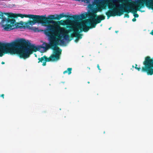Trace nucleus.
Masks as SVG:
<instances>
[{
    "mask_svg": "<svg viewBox=\"0 0 153 153\" xmlns=\"http://www.w3.org/2000/svg\"><path fill=\"white\" fill-rule=\"evenodd\" d=\"M54 25H49L47 26L46 29L45 30V34L49 37V39L55 40L57 42L60 41L62 43H63L64 41L61 39L62 36L61 34L62 32V37L65 39L67 40L69 37L68 33L71 31V29L68 30L66 29L62 28L60 25H64L65 22L63 20H61L55 22Z\"/></svg>",
    "mask_w": 153,
    "mask_h": 153,
    "instance_id": "nucleus-1",
    "label": "nucleus"
},
{
    "mask_svg": "<svg viewBox=\"0 0 153 153\" xmlns=\"http://www.w3.org/2000/svg\"><path fill=\"white\" fill-rule=\"evenodd\" d=\"M41 48L45 49V47L42 46H36L28 43L24 39H20L13 42V54H17L20 58L25 59L28 58L33 52H36L40 50Z\"/></svg>",
    "mask_w": 153,
    "mask_h": 153,
    "instance_id": "nucleus-2",
    "label": "nucleus"
},
{
    "mask_svg": "<svg viewBox=\"0 0 153 153\" xmlns=\"http://www.w3.org/2000/svg\"><path fill=\"white\" fill-rule=\"evenodd\" d=\"M97 12L96 10L92 11L89 19L86 20L84 22L78 26L79 28H82L81 26L83 27V30L85 32H87L90 29L94 28L96 25L101 22L102 20H104L105 16L103 15L97 16L96 14Z\"/></svg>",
    "mask_w": 153,
    "mask_h": 153,
    "instance_id": "nucleus-3",
    "label": "nucleus"
},
{
    "mask_svg": "<svg viewBox=\"0 0 153 153\" xmlns=\"http://www.w3.org/2000/svg\"><path fill=\"white\" fill-rule=\"evenodd\" d=\"M50 44L46 45V48L47 49L51 48L53 50V53L49 58L45 55V61L42 65L45 66L46 65L47 62L54 61L59 60L60 59V55L61 53L62 50L57 46L58 42L49 39Z\"/></svg>",
    "mask_w": 153,
    "mask_h": 153,
    "instance_id": "nucleus-4",
    "label": "nucleus"
},
{
    "mask_svg": "<svg viewBox=\"0 0 153 153\" xmlns=\"http://www.w3.org/2000/svg\"><path fill=\"white\" fill-rule=\"evenodd\" d=\"M0 19H2L3 22H6L5 25H2L4 29L6 31H10L16 28H25V26H24V23L22 21L19 22H16L15 19H12L6 17L2 13L0 12Z\"/></svg>",
    "mask_w": 153,
    "mask_h": 153,
    "instance_id": "nucleus-5",
    "label": "nucleus"
},
{
    "mask_svg": "<svg viewBox=\"0 0 153 153\" xmlns=\"http://www.w3.org/2000/svg\"><path fill=\"white\" fill-rule=\"evenodd\" d=\"M121 6H124L125 8L123 9V8L120 7L119 10L115 9H113L112 10L106 12L105 14L107 16V19H109L110 17L111 16H114L116 15L120 16L123 14L124 12L127 13L125 15L124 17L129 18V16L128 13L131 12L130 10L127 9H128L129 8V7L125 6L124 4H122Z\"/></svg>",
    "mask_w": 153,
    "mask_h": 153,
    "instance_id": "nucleus-6",
    "label": "nucleus"
},
{
    "mask_svg": "<svg viewBox=\"0 0 153 153\" xmlns=\"http://www.w3.org/2000/svg\"><path fill=\"white\" fill-rule=\"evenodd\" d=\"M144 66L142 68L141 72H146L148 75L153 74V59L149 56H146L143 62Z\"/></svg>",
    "mask_w": 153,
    "mask_h": 153,
    "instance_id": "nucleus-7",
    "label": "nucleus"
},
{
    "mask_svg": "<svg viewBox=\"0 0 153 153\" xmlns=\"http://www.w3.org/2000/svg\"><path fill=\"white\" fill-rule=\"evenodd\" d=\"M9 53L13 54V42L10 43H3L0 42V56L3 55V53Z\"/></svg>",
    "mask_w": 153,
    "mask_h": 153,
    "instance_id": "nucleus-8",
    "label": "nucleus"
},
{
    "mask_svg": "<svg viewBox=\"0 0 153 153\" xmlns=\"http://www.w3.org/2000/svg\"><path fill=\"white\" fill-rule=\"evenodd\" d=\"M81 23L78 24L75 27L71 25L67 26L66 27L67 28L71 29V31H74V34L71 35V37H73L74 36H76V35L77 36L79 37V39H81L82 38V34H80V33L82 32V31H84L83 30V27L82 26H81L82 28L79 29L78 27V26L79 25H80Z\"/></svg>",
    "mask_w": 153,
    "mask_h": 153,
    "instance_id": "nucleus-9",
    "label": "nucleus"
},
{
    "mask_svg": "<svg viewBox=\"0 0 153 153\" xmlns=\"http://www.w3.org/2000/svg\"><path fill=\"white\" fill-rule=\"evenodd\" d=\"M30 19H32L33 21L30 20L28 22L25 23V26L27 28H30V27L29 25H32L36 23H41L43 25L41 16L34 15V16H33Z\"/></svg>",
    "mask_w": 153,
    "mask_h": 153,
    "instance_id": "nucleus-10",
    "label": "nucleus"
},
{
    "mask_svg": "<svg viewBox=\"0 0 153 153\" xmlns=\"http://www.w3.org/2000/svg\"><path fill=\"white\" fill-rule=\"evenodd\" d=\"M43 25H51V23L54 25L56 21L53 20H56L55 15H52L50 16L48 18L45 17L44 16H41Z\"/></svg>",
    "mask_w": 153,
    "mask_h": 153,
    "instance_id": "nucleus-11",
    "label": "nucleus"
},
{
    "mask_svg": "<svg viewBox=\"0 0 153 153\" xmlns=\"http://www.w3.org/2000/svg\"><path fill=\"white\" fill-rule=\"evenodd\" d=\"M56 16H55L56 20H59L61 18L65 17H68L71 19H73L75 21H79L80 19V17L79 16L73 15V16H68L65 15H64L63 13H62L59 15H56Z\"/></svg>",
    "mask_w": 153,
    "mask_h": 153,
    "instance_id": "nucleus-12",
    "label": "nucleus"
},
{
    "mask_svg": "<svg viewBox=\"0 0 153 153\" xmlns=\"http://www.w3.org/2000/svg\"><path fill=\"white\" fill-rule=\"evenodd\" d=\"M2 13L4 15L6 16L7 18H9L15 19L17 18L18 17H20L22 18L24 17V14H16L11 13Z\"/></svg>",
    "mask_w": 153,
    "mask_h": 153,
    "instance_id": "nucleus-13",
    "label": "nucleus"
},
{
    "mask_svg": "<svg viewBox=\"0 0 153 153\" xmlns=\"http://www.w3.org/2000/svg\"><path fill=\"white\" fill-rule=\"evenodd\" d=\"M103 2L101 0H94V1L93 3V4H89L88 6L89 8L92 7L93 5H96L97 7H99L103 5Z\"/></svg>",
    "mask_w": 153,
    "mask_h": 153,
    "instance_id": "nucleus-14",
    "label": "nucleus"
},
{
    "mask_svg": "<svg viewBox=\"0 0 153 153\" xmlns=\"http://www.w3.org/2000/svg\"><path fill=\"white\" fill-rule=\"evenodd\" d=\"M132 3L134 4L137 6L139 8H141L142 7L144 6L143 2L142 1H140L137 4H136V2H135L133 1Z\"/></svg>",
    "mask_w": 153,
    "mask_h": 153,
    "instance_id": "nucleus-15",
    "label": "nucleus"
},
{
    "mask_svg": "<svg viewBox=\"0 0 153 153\" xmlns=\"http://www.w3.org/2000/svg\"><path fill=\"white\" fill-rule=\"evenodd\" d=\"M72 70V68H68L67 70H66L63 72V74H65L68 73V74L69 75L71 73Z\"/></svg>",
    "mask_w": 153,
    "mask_h": 153,
    "instance_id": "nucleus-16",
    "label": "nucleus"
},
{
    "mask_svg": "<svg viewBox=\"0 0 153 153\" xmlns=\"http://www.w3.org/2000/svg\"><path fill=\"white\" fill-rule=\"evenodd\" d=\"M45 55L44 56H43L41 58H39L38 59L39 61L38 62V63H39L40 62H42L44 63L45 61Z\"/></svg>",
    "mask_w": 153,
    "mask_h": 153,
    "instance_id": "nucleus-17",
    "label": "nucleus"
},
{
    "mask_svg": "<svg viewBox=\"0 0 153 153\" xmlns=\"http://www.w3.org/2000/svg\"><path fill=\"white\" fill-rule=\"evenodd\" d=\"M133 11H131L132 12H133V15L135 18H137L139 17V15L136 13L137 10L133 9Z\"/></svg>",
    "mask_w": 153,
    "mask_h": 153,
    "instance_id": "nucleus-18",
    "label": "nucleus"
},
{
    "mask_svg": "<svg viewBox=\"0 0 153 153\" xmlns=\"http://www.w3.org/2000/svg\"><path fill=\"white\" fill-rule=\"evenodd\" d=\"M34 16V15H32V14H28V15H26L24 14V17H26V18H32L33 16Z\"/></svg>",
    "mask_w": 153,
    "mask_h": 153,
    "instance_id": "nucleus-19",
    "label": "nucleus"
},
{
    "mask_svg": "<svg viewBox=\"0 0 153 153\" xmlns=\"http://www.w3.org/2000/svg\"><path fill=\"white\" fill-rule=\"evenodd\" d=\"M35 32H39V30H38V28H36V27H32V28L31 29Z\"/></svg>",
    "mask_w": 153,
    "mask_h": 153,
    "instance_id": "nucleus-20",
    "label": "nucleus"
},
{
    "mask_svg": "<svg viewBox=\"0 0 153 153\" xmlns=\"http://www.w3.org/2000/svg\"><path fill=\"white\" fill-rule=\"evenodd\" d=\"M135 68L138 71H141L142 69H141V68L140 67H137V65L136 64L135 65Z\"/></svg>",
    "mask_w": 153,
    "mask_h": 153,
    "instance_id": "nucleus-21",
    "label": "nucleus"
},
{
    "mask_svg": "<svg viewBox=\"0 0 153 153\" xmlns=\"http://www.w3.org/2000/svg\"><path fill=\"white\" fill-rule=\"evenodd\" d=\"M149 4L151 8L153 10V0L152 2L149 3Z\"/></svg>",
    "mask_w": 153,
    "mask_h": 153,
    "instance_id": "nucleus-22",
    "label": "nucleus"
},
{
    "mask_svg": "<svg viewBox=\"0 0 153 153\" xmlns=\"http://www.w3.org/2000/svg\"><path fill=\"white\" fill-rule=\"evenodd\" d=\"M74 36L75 37H76V39H75V42H78L79 40V37L77 36V35H76V36Z\"/></svg>",
    "mask_w": 153,
    "mask_h": 153,
    "instance_id": "nucleus-23",
    "label": "nucleus"
},
{
    "mask_svg": "<svg viewBox=\"0 0 153 153\" xmlns=\"http://www.w3.org/2000/svg\"><path fill=\"white\" fill-rule=\"evenodd\" d=\"M112 1L113 2H119L121 3H122L123 1L120 0H112Z\"/></svg>",
    "mask_w": 153,
    "mask_h": 153,
    "instance_id": "nucleus-24",
    "label": "nucleus"
},
{
    "mask_svg": "<svg viewBox=\"0 0 153 153\" xmlns=\"http://www.w3.org/2000/svg\"><path fill=\"white\" fill-rule=\"evenodd\" d=\"M84 2L87 3H90V0H84Z\"/></svg>",
    "mask_w": 153,
    "mask_h": 153,
    "instance_id": "nucleus-25",
    "label": "nucleus"
},
{
    "mask_svg": "<svg viewBox=\"0 0 153 153\" xmlns=\"http://www.w3.org/2000/svg\"><path fill=\"white\" fill-rule=\"evenodd\" d=\"M97 68H98L99 70L100 71L101 70V69L100 68V66L99 64H97Z\"/></svg>",
    "mask_w": 153,
    "mask_h": 153,
    "instance_id": "nucleus-26",
    "label": "nucleus"
},
{
    "mask_svg": "<svg viewBox=\"0 0 153 153\" xmlns=\"http://www.w3.org/2000/svg\"><path fill=\"white\" fill-rule=\"evenodd\" d=\"M136 19L135 18H133L132 19V21L134 22L136 21Z\"/></svg>",
    "mask_w": 153,
    "mask_h": 153,
    "instance_id": "nucleus-27",
    "label": "nucleus"
},
{
    "mask_svg": "<svg viewBox=\"0 0 153 153\" xmlns=\"http://www.w3.org/2000/svg\"><path fill=\"white\" fill-rule=\"evenodd\" d=\"M0 96H1V97H2L3 99H4V94H2Z\"/></svg>",
    "mask_w": 153,
    "mask_h": 153,
    "instance_id": "nucleus-28",
    "label": "nucleus"
},
{
    "mask_svg": "<svg viewBox=\"0 0 153 153\" xmlns=\"http://www.w3.org/2000/svg\"><path fill=\"white\" fill-rule=\"evenodd\" d=\"M150 34L153 36V30H152Z\"/></svg>",
    "mask_w": 153,
    "mask_h": 153,
    "instance_id": "nucleus-29",
    "label": "nucleus"
},
{
    "mask_svg": "<svg viewBox=\"0 0 153 153\" xmlns=\"http://www.w3.org/2000/svg\"><path fill=\"white\" fill-rule=\"evenodd\" d=\"M1 63L2 64H5V62H2Z\"/></svg>",
    "mask_w": 153,
    "mask_h": 153,
    "instance_id": "nucleus-30",
    "label": "nucleus"
},
{
    "mask_svg": "<svg viewBox=\"0 0 153 153\" xmlns=\"http://www.w3.org/2000/svg\"><path fill=\"white\" fill-rule=\"evenodd\" d=\"M123 1L125 2H127V1L126 0H124Z\"/></svg>",
    "mask_w": 153,
    "mask_h": 153,
    "instance_id": "nucleus-31",
    "label": "nucleus"
},
{
    "mask_svg": "<svg viewBox=\"0 0 153 153\" xmlns=\"http://www.w3.org/2000/svg\"><path fill=\"white\" fill-rule=\"evenodd\" d=\"M118 31H115V32L117 33V32H118Z\"/></svg>",
    "mask_w": 153,
    "mask_h": 153,
    "instance_id": "nucleus-32",
    "label": "nucleus"
},
{
    "mask_svg": "<svg viewBox=\"0 0 153 153\" xmlns=\"http://www.w3.org/2000/svg\"><path fill=\"white\" fill-rule=\"evenodd\" d=\"M88 84L90 83V82L89 81L88 82Z\"/></svg>",
    "mask_w": 153,
    "mask_h": 153,
    "instance_id": "nucleus-33",
    "label": "nucleus"
},
{
    "mask_svg": "<svg viewBox=\"0 0 153 153\" xmlns=\"http://www.w3.org/2000/svg\"><path fill=\"white\" fill-rule=\"evenodd\" d=\"M88 68L89 69H90V68L89 67H88Z\"/></svg>",
    "mask_w": 153,
    "mask_h": 153,
    "instance_id": "nucleus-34",
    "label": "nucleus"
},
{
    "mask_svg": "<svg viewBox=\"0 0 153 153\" xmlns=\"http://www.w3.org/2000/svg\"><path fill=\"white\" fill-rule=\"evenodd\" d=\"M128 0L129 1H131V0Z\"/></svg>",
    "mask_w": 153,
    "mask_h": 153,
    "instance_id": "nucleus-35",
    "label": "nucleus"
},
{
    "mask_svg": "<svg viewBox=\"0 0 153 153\" xmlns=\"http://www.w3.org/2000/svg\"><path fill=\"white\" fill-rule=\"evenodd\" d=\"M132 67H133V68H134V65H133V66H132Z\"/></svg>",
    "mask_w": 153,
    "mask_h": 153,
    "instance_id": "nucleus-36",
    "label": "nucleus"
},
{
    "mask_svg": "<svg viewBox=\"0 0 153 153\" xmlns=\"http://www.w3.org/2000/svg\"><path fill=\"white\" fill-rule=\"evenodd\" d=\"M110 28H109V30H110Z\"/></svg>",
    "mask_w": 153,
    "mask_h": 153,
    "instance_id": "nucleus-37",
    "label": "nucleus"
}]
</instances>
